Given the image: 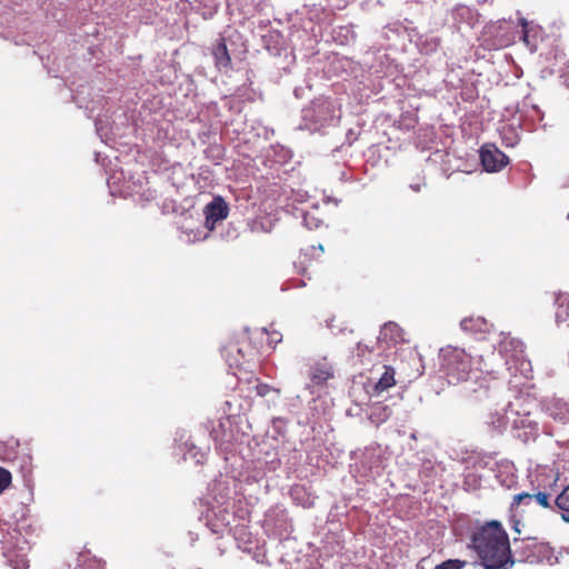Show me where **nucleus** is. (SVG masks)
<instances>
[{
	"mask_svg": "<svg viewBox=\"0 0 569 569\" xmlns=\"http://www.w3.org/2000/svg\"><path fill=\"white\" fill-rule=\"evenodd\" d=\"M471 547L485 569H509L515 563L509 536L497 520L485 523L472 533Z\"/></svg>",
	"mask_w": 569,
	"mask_h": 569,
	"instance_id": "f257e3e1",
	"label": "nucleus"
},
{
	"mask_svg": "<svg viewBox=\"0 0 569 569\" xmlns=\"http://www.w3.org/2000/svg\"><path fill=\"white\" fill-rule=\"evenodd\" d=\"M253 337L242 335L229 340L221 349V355L230 368L241 369L259 360L260 347L253 343Z\"/></svg>",
	"mask_w": 569,
	"mask_h": 569,
	"instance_id": "f03ea898",
	"label": "nucleus"
},
{
	"mask_svg": "<svg viewBox=\"0 0 569 569\" xmlns=\"http://www.w3.org/2000/svg\"><path fill=\"white\" fill-rule=\"evenodd\" d=\"M442 366L449 377L465 380L472 369V358L462 349H452L443 355Z\"/></svg>",
	"mask_w": 569,
	"mask_h": 569,
	"instance_id": "7ed1b4c3",
	"label": "nucleus"
},
{
	"mask_svg": "<svg viewBox=\"0 0 569 569\" xmlns=\"http://www.w3.org/2000/svg\"><path fill=\"white\" fill-rule=\"evenodd\" d=\"M481 163L486 171L497 172L508 163V157L493 144H485L480 150Z\"/></svg>",
	"mask_w": 569,
	"mask_h": 569,
	"instance_id": "20e7f679",
	"label": "nucleus"
},
{
	"mask_svg": "<svg viewBox=\"0 0 569 569\" xmlns=\"http://www.w3.org/2000/svg\"><path fill=\"white\" fill-rule=\"evenodd\" d=\"M206 216V227L210 230L214 229L218 221L228 217V203L221 197H214L203 209Z\"/></svg>",
	"mask_w": 569,
	"mask_h": 569,
	"instance_id": "39448f33",
	"label": "nucleus"
},
{
	"mask_svg": "<svg viewBox=\"0 0 569 569\" xmlns=\"http://www.w3.org/2000/svg\"><path fill=\"white\" fill-rule=\"evenodd\" d=\"M308 377L313 386L322 387L335 378L333 366L327 359L316 361L309 367Z\"/></svg>",
	"mask_w": 569,
	"mask_h": 569,
	"instance_id": "423d86ee",
	"label": "nucleus"
},
{
	"mask_svg": "<svg viewBox=\"0 0 569 569\" xmlns=\"http://www.w3.org/2000/svg\"><path fill=\"white\" fill-rule=\"evenodd\" d=\"M379 339L381 341H385L388 345H398L402 341H405L403 338V330L402 328L396 323V322H387L382 326L380 330V337Z\"/></svg>",
	"mask_w": 569,
	"mask_h": 569,
	"instance_id": "0eeeda50",
	"label": "nucleus"
},
{
	"mask_svg": "<svg viewBox=\"0 0 569 569\" xmlns=\"http://www.w3.org/2000/svg\"><path fill=\"white\" fill-rule=\"evenodd\" d=\"M212 56L218 69H228L231 67V57L224 38H220L212 47Z\"/></svg>",
	"mask_w": 569,
	"mask_h": 569,
	"instance_id": "6e6552de",
	"label": "nucleus"
},
{
	"mask_svg": "<svg viewBox=\"0 0 569 569\" xmlns=\"http://www.w3.org/2000/svg\"><path fill=\"white\" fill-rule=\"evenodd\" d=\"M321 253H323V248L321 244L318 247L310 246L309 248L301 251V253L299 256V260H298V262H296V268L302 274H305L308 270V267L312 266L311 258L319 257V256H321Z\"/></svg>",
	"mask_w": 569,
	"mask_h": 569,
	"instance_id": "1a4fd4ad",
	"label": "nucleus"
},
{
	"mask_svg": "<svg viewBox=\"0 0 569 569\" xmlns=\"http://www.w3.org/2000/svg\"><path fill=\"white\" fill-rule=\"evenodd\" d=\"M556 321L569 326V295H560L556 300Z\"/></svg>",
	"mask_w": 569,
	"mask_h": 569,
	"instance_id": "9d476101",
	"label": "nucleus"
},
{
	"mask_svg": "<svg viewBox=\"0 0 569 569\" xmlns=\"http://www.w3.org/2000/svg\"><path fill=\"white\" fill-rule=\"evenodd\" d=\"M396 370L391 366H385V372L376 382L373 389L376 393H381L396 385Z\"/></svg>",
	"mask_w": 569,
	"mask_h": 569,
	"instance_id": "9b49d317",
	"label": "nucleus"
},
{
	"mask_svg": "<svg viewBox=\"0 0 569 569\" xmlns=\"http://www.w3.org/2000/svg\"><path fill=\"white\" fill-rule=\"evenodd\" d=\"M555 505L560 510L562 520L569 523V485L557 496Z\"/></svg>",
	"mask_w": 569,
	"mask_h": 569,
	"instance_id": "f8f14e48",
	"label": "nucleus"
},
{
	"mask_svg": "<svg viewBox=\"0 0 569 569\" xmlns=\"http://www.w3.org/2000/svg\"><path fill=\"white\" fill-rule=\"evenodd\" d=\"M257 337L254 339H262L266 337L267 343L269 348L274 349V347L282 340V335L277 330H267L266 328L256 332Z\"/></svg>",
	"mask_w": 569,
	"mask_h": 569,
	"instance_id": "ddd939ff",
	"label": "nucleus"
},
{
	"mask_svg": "<svg viewBox=\"0 0 569 569\" xmlns=\"http://www.w3.org/2000/svg\"><path fill=\"white\" fill-rule=\"evenodd\" d=\"M519 24L522 28L521 40L530 48V50H536V42L531 41V32L535 31L533 28L529 27V22L526 18H519Z\"/></svg>",
	"mask_w": 569,
	"mask_h": 569,
	"instance_id": "4468645a",
	"label": "nucleus"
},
{
	"mask_svg": "<svg viewBox=\"0 0 569 569\" xmlns=\"http://www.w3.org/2000/svg\"><path fill=\"white\" fill-rule=\"evenodd\" d=\"M533 502L532 493H518L515 495L510 505V510H517L520 506H530Z\"/></svg>",
	"mask_w": 569,
	"mask_h": 569,
	"instance_id": "2eb2a0df",
	"label": "nucleus"
},
{
	"mask_svg": "<svg viewBox=\"0 0 569 569\" xmlns=\"http://www.w3.org/2000/svg\"><path fill=\"white\" fill-rule=\"evenodd\" d=\"M495 371L492 369H489V368H479V378L483 381L481 385H480V388L483 389L485 393H488L489 391V380L491 379H495L496 377L493 376Z\"/></svg>",
	"mask_w": 569,
	"mask_h": 569,
	"instance_id": "dca6fc26",
	"label": "nucleus"
},
{
	"mask_svg": "<svg viewBox=\"0 0 569 569\" xmlns=\"http://www.w3.org/2000/svg\"><path fill=\"white\" fill-rule=\"evenodd\" d=\"M466 561L460 559H448L435 567V569H462L466 566Z\"/></svg>",
	"mask_w": 569,
	"mask_h": 569,
	"instance_id": "f3484780",
	"label": "nucleus"
},
{
	"mask_svg": "<svg viewBox=\"0 0 569 569\" xmlns=\"http://www.w3.org/2000/svg\"><path fill=\"white\" fill-rule=\"evenodd\" d=\"M533 502L538 503L543 508H550V495L547 492L539 491L532 495Z\"/></svg>",
	"mask_w": 569,
	"mask_h": 569,
	"instance_id": "a211bd4d",
	"label": "nucleus"
},
{
	"mask_svg": "<svg viewBox=\"0 0 569 569\" xmlns=\"http://www.w3.org/2000/svg\"><path fill=\"white\" fill-rule=\"evenodd\" d=\"M11 479V473L0 467V493L10 486Z\"/></svg>",
	"mask_w": 569,
	"mask_h": 569,
	"instance_id": "6ab92c4d",
	"label": "nucleus"
},
{
	"mask_svg": "<svg viewBox=\"0 0 569 569\" xmlns=\"http://www.w3.org/2000/svg\"><path fill=\"white\" fill-rule=\"evenodd\" d=\"M271 391V387L267 383H258L256 386V392L260 397H266Z\"/></svg>",
	"mask_w": 569,
	"mask_h": 569,
	"instance_id": "aec40b11",
	"label": "nucleus"
},
{
	"mask_svg": "<svg viewBox=\"0 0 569 569\" xmlns=\"http://www.w3.org/2000/svg\"><path fill=\"white\" fill-rule=\"evenodd\" d=\"M410 189L413 190L415 192H419L421 190V186L419 183L410 184Z\"/></svg>",
	"mask_w": 569,
	"mask_h": 569,
	"instance_id": "412c9836",
	"label": "nucleus"
},
{
	"mask_svg": "<svg viewBox=\"0 0 569 569\" xmlns=\"http://www.w3.org/2000/svg\"><path fill=\"white\" fill-rule=\"evenodd\" d=\"M28 568V565H27V561L22 560L21 563L17 567H14V569H27Z\"/></svg>",
	"mask_w": 569,
	"mask_h": 569,
	"instance_id": "4be33fe9",
	"label": "nucleus"
},
{
	"mask_svg": "<svg viewBox=\"0 0 569 569\" xmlns=\"http://www.w3.org/2000/svg\"><path fill=\"white\" fill-rule=\"evenodd\" d=\"M551 416L553 417V419H559V420H563L565 419V416H561L560 413L551 412Z\"/></svg>",
	"mask_w": 569,
	"mask_h": 569,
	"instance_id": "5701e85b",
	"label": "nucleus"
},
{
	"mask_svg": "<svg viewBox=\"0 0 569 569\" xmlns=\"http://www.w3.org/2000/svg\"><path fill=\"white\" fill-rule=\"evenodd\" d=\"M481 362H483L482 357H480V358H479V365H480Z\"/></svg>",
	"mask_w": 569,
	"mask_h": 569,
	"instance_id": "b1692460",
	"label": "nucleus"
}]
</instances>
